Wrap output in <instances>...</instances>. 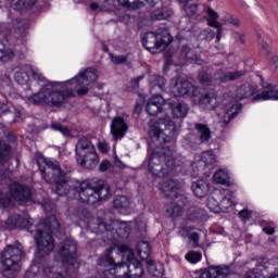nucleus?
I'll list each match as a JSON object with an SVG mask.
<instances>
[{
    "instance_id": "obj_29",
    "label": "nucleus",
    "mask_w": 278,
    "mask_h": 278,
    "mask_svg": "<svg viewBox=\"0 0 278 278\" xmlns=\"http://www.w3.org/2000/svg\"><path fill=\"white\" fill-rule=\"evenodd\" d=\"M13 114L14 121H23L25 118V110L24 109H16L14 106H11L10 103L7 102H0V116H3V114Z\"/></svg>"
},
{
    "instance_id": "obj_9",
    "label": "nucleus",
    "mask_w": 278,
    "mask_h": 278,
    "mask_svg": "<svg viewBox=\"0 0 278 278\" xmlns=\"http://www.w3.org/2000/svg\"><path fill=\"white\" fill-rule=\"evenodd\" d=\"M150 134L153 136V142L164 144L170 142V140L177 136V126H175V122L168 117L160 118L155 123H151Z\"/></svg>"
},
{
    "instance_id": "obj_53",
    "label": "nucleus",
    "mask_w": 278,
    "mask_h": 278,
    "mask_svg": "<svg viewBox=\"0 0 278 278\" xmlns=\"http://www.w3.org/2000/svg\"><path fill=\"white\" fill-rule=\"evenodd\" d=\"M98 149L101 153H108L110 151V144L105 141H99Z\"/></svg>"
},
{
    "instance_id": "obj_36",
    "label": "nucleus",
    "mask_w": 278,
    "mask_h": 278,
    "mask_svg": "<svg viewBox=\"0 0 278 278\" xmlns=\"http://www.w3.org/2000/svg\"><path fill=\"white\" fill-rule=\"evenodd\" d=\"M137 253L141 260H149L151 255V245L147 241H140L137 245Z\"/></svg>"
},
{
    "instance_id": "obj_51",
    "label": "nucleus",
    "mask_w": 278,
    "mask_h": 278,
    "mask_svg": "<svg viewBox=\"0 0 278 278\" xmlns=\"http://www.w3.org/2000/svg\"><path fill=\"white\" fill-rule=\"evenodd\" d=\"M251 211L249 210H242L239 212V217L241 218V220H243V223H247V220H251Z\"/></svg>"
},
{
    "instance_id": "obj_12",
    "label": "nucleus",
    "mask_w": 278,
    "mask_h": 278,
    "mask_svg": "<svg viewBox=\"0 0 278 278\" xmlns=\"http://www.w3.org/2000/svg\"><path fill=\"white\" fill-rule=\"evenodd\" d=\"M161 192L167 199H174L176 203V210H184L188 205V197L184 194L181 184L175 179L164 181L160 186Z\"/></svg>"
},
{
    "instance_id": "obj_10",
    "label": "nucleus",
    "mask_w": 278,
    "mask_h": 278,
    "mask_svg": "<svg viewBox=\"0 0 278 278\" xmlns=\"http://www.w3.org/2000/svg\"><path fill=\"white\" fill-rule=\"evenodd\" d=\"M78 197L81 203H86V205H94V203H99L100 201H103V199L110 197V187L105 184H101L94 188L90 186L88 180H86L79 185Z\"/></svg>"
},
{
    "instance_id": "obj_47",
    "label": "nucleus",
    "mask_w": 278,
    "mask_h": 278,
    "mask_svg": "<svg viewBox=\"0 0 278 278\" xmlns=\"http://www.w3.org/2000/svg\"><path fill=\"white\" fill-rule=\"evenodd\" d=\"M37 0H17L16 4L20 7V10H29L36 5Z\"/></svg>"
},
{
    "instance_id": "obj_60",
    "label": "nucleus",
    "mask_w": 278,
    "mask_h": 278,
    "mask_svg": "<svg viewBox=\"0 0 278 278\" xmlns=\"http://www.w3.org/2000/svg\"><path fill=\"white\" fill-rule=\"evenodd\" d=\"M236 40H239V42H244V35L240 33H235Z\"/></svg>"
},
{
    "instance_id": "obj_19",
    "label": "nucleus",
    "mask_w": 278,
    "mask_h": 278,
    "mask_svg": "<svg viewBox=\"0 0 278 278\" xmlns=\"http://www.w3.org/2000/svg\"><path fill=\"white\" fill-rule=\"evenodd\" d=\"M110 127L114 140H123V138H125V134H127L129 129V125H127L125 118L121 116L114 117Z\"/></svg>"
},
{
    "instance_id": "obj_3",
    "label": "nucleus",
    "mask_w": 278,
    "mask_h": 278,
    "mask_svg": "<svg viewBox=\"0 0 278 278\" xmlns=\"http://www.w3.org/2000/svg\"><path fill=\"white\" fill-rule=\"evenodd\" d=\"M176 166L175 151L162 147L153 148V143H149L148 170L151 175L154 177H166L175 170Z\"/></svg>"
},
{
    "instance_id": "obj_18",
    "label": "nucleus",
    "mask_w": 278,
    "mask_h": 278,
    "mask_svg": "<svg viewBox=\"0 0 278 278\" xmlns=\"http://www.w3.org/2000/svg\"><path fill=\"white\" fill-rule=\"evenodd\" d=\"M88 227L90 231H92V233H105L114 231V227H116V222L112 220L108 223L101 217H92L88 222Z\"/></svg>"
},
{
    "instance_id": "obj_8",
    "label": "nucleus",
    "mask_w": 278,
    "mask_h": 278,
    "mask_svg": "<svg viewBox=\"0 0 278 278\" xmlns=\"http://www.w3.org/2000/svg\"><path fill=\"white\" fill-rule=\"evenodd\" d=\"M23 247L9 244L1 253V262L4 266V277H16L21 271V261L23 260Z\"/></svg>"
},
{
    "instance_id": "obj_64",
    "label": "nucleus",
    "mask_w": 278,
    "mask_h": 278,
    "mask_svg": "<svg viewBox=\"0 0 278 278\" xmlns=\"http://www.w3.org/2000/svg\"><path fill=\"white\" fill-rule=\"evenodd\" d=\"M182 53H186V54L190 53V47L184 46L182 47Z\"/></svg>"
},
{
    "instance_id": "obj_17",
    "label": "nucleus",
    "mask_w": 278,
    "mask_h": 278,
    "mask_svg": "<svg viewBox=\"0 0 278 278\" xmlns=\"http://www.w3.org/2000/svg\"><path fill=\"white\" fill-rule=\"evenodd\" d=\"M218 18V13L210 9V36L211 40H215V42H220V38H223V33L225 31L223 23Z\"/></svg>"
},
{
    "instance_id": "obj_44",
    "label": "nucleus",
    "mask_w": 278,
    "mask_h": 278,
    "mask_svg": "<svg viewBox=\"0 0 278 278\" xmlns=\"http://www.w3.org/2000/svg\"><path fill=\"white\" fill-rule=\"evenodd\" d=\"M51 129H54V131H60V134H62V136H64L65 138H71V129H68V127L60 124V123H53L51 125Z\"/></svg>"
},
{
    "instance_id": "obj_33",
    "label": "nucleus",
    "mask_w": 278,
    "mask_h": 278,
    "mask_svg": "<svg viewBox=\"0 0 278 278\" xmlns=\"http://www.w3.org/2000/svg\"><path fill=\"white\" fill-rule=\"evenodd\" d=\"M151 91L155 90V92H160L164 90V86H166V78L160 75H152L149 78Z\"/></svg>"
},
{
    "instance_id": "obj_63",
    "label": "nucleus",
    "mask_w": 278,
    "mask_h": 278,
    "mask_svg": "<svg viewBox=\"0 0 278 278\" xmlns=\"http://www.w3.org/2000/svg\"><path fill=\"white\" fill-rule=\"evenodd\" d=\"M141 79H144V76H139V77L132 79V84H135V86H138V84L141 81Z\"/></svg>"
},
{
    "instance_id": "obj_25",
    "label": "nucleus",
    "mask_w": 278,
    "mask_h": 278,
    "mask_svg": "<svg viewBox=\"0 0 278 278\" xmlns=\"http://www.w3.org/2000/svg\"><path fill=\"white\" fill-rule=\"evenodd\" d=\"M119 5L127 8V10H140L143 8L144 3L151 5L152 8L160 3L162 0H116ZM180 3H186L187 0H179Z\"/></svg>"
},
{
    "instance_id": "obj_57",
    "label": "nucleus",
    "mask_w": 278,
    "mask_h": 278,
    "mask_svg": "<svg viewBox=\"0 0 278 278\" xmlns=\"http://www.w3.org/2000/svg\"><path fill=\"white\" fill-rule=\"evenodd\" d=\"M189 238H190L191 242H193V244H199V233L198 232H192Z\"/></svg>"
},
{
    "instance_id": "obj_22",
    "label": "nucleus",
    "mask_w": 278,
    "mask_h": 278,
    "mask_svg": "<svg viewBox=\"0 0 278 278\" xmlns=\"http://www.w3.org/2000/svg\"><path fill=\"white\" fill-rule=\"evenodd\" d=\"M114 253V248H109L105 251L104 257L102 258L103 264H108L110 266L109 269H99L100 278H116V269H114V257L112 256Z\"/></svg>"
},
{
    "instance_id": "obj_2",
    "label": "nucleus",
    "mask_w": 278,
    "mask_h": 278,
    "mask_svg": "<svg viewBox=\"0 0 278 278\" xmlns=\"http://www.w3.org/2000/svg\"><path fill=\"white\" fill-rule=\"evenodd\" d=\"M200 84L203 87H194L184 77H177L172 79V93L174 97H192L193 101L197 105H205L210 103V90L207 86H210V74L201 72L199 74Z\"/></svg>"
},
{
    "instance_id": "obj_42",
    "label": "nucleus",
    "mask_w": 278,
    "mask_h": 278,
    "mask_svg": "<svg viewBox=\"0 0 278 278\" xmlns=\"http://www.w3.org/2000/svg\"><path fill=\"white\" fill-rule=\"evenodd\" d=\"M195 129L200 135V142H207L210 140V128L207 125L195 124Z\"/></svg>"
},
{
    "instance_id": "obj_41",
    "label": "nucleus",
    "mask_w": 278,
    "mask_h": 278,
    "mask_svg": "<svg viewBox=\"0 0 278 278\" xmlns=\"http://www.w3.org/2000/svg\"><path fill=\"white\" fill-rule=\"evenodd\" d=\"M14 58V51L0 42V62H10Z\"/></svg>"
},
{
    "instance_id": "obj_59",
    "label": "nucleus",
    "mask_w": 278,
    "mask_h": 278,
    "mask_svg": "<svg viewBox=\"0 0 278 278\" xmlns=\"http://www.w3.org/2000/svg\"><path fill=\"white\" fill-rule=\"evenodd\" d=\"M263 231H265V233H267V236H273V233H275V228H273L270 226H266L263 228Z\"/></svg>"
},
{
    "instance_id": "obj_7",
    "label": "nucleus",
    "mask_w": 278,
    "mask_h": 278,
    "mask_svg": "<svg viewBox=\"0 0 278 278\" xmlns=\"http://www.w3.org/2000/svg\"><path fill=\"white\" fill-rule=\"evenodd\" d=\"M255 94V89L249 84H245L237 89L236 99L227 98L223 101L224 108H217V118L222 128L227 127L231 123V118L238 116V113L242 110V104L238 101L242 99H249Z\"/></svg>"
},
{
    "instance_id": "obj_6",
    "label": "nucleus",
    "mask_w": 278,
    "mask_h": 278,
    "mask_svg": "<svg viewBox=\"0 0 278 278\" xmlns=\"http://www.w3.org/2000/svg\"><path fill=\"white\" fill-rule=\"evenodd\" d=\"M62 261H55L53 266L45 267L43 273L49 278H68L65 264H75L77 261V243L73 239H65L59 249Z\"/></svg>"
},
{
    "instance_id": "obj_50",
    "label": "nucleus",
    "mask_w": 278,
    "mask_h": 278,
    "mask_svg": "<svg viewBox=\"0 0 278 278\" xmlns=\"http://www.w3.org/2000/svg\"><path fill=\"white\" fill-rule=\"evenodd\" d=\"M0 205H2V207H12V200L8 197H3L2 191H0Z\"/></svg>"
},
{
    "instance_id": "obj_52",
    "label": "nucleus",
    "mask_w": 278,
    "mask_h": 278,
    "mask_svg": "<svg viewBox=\"0 0 278 278\" xmlns=\"http://www.w3.org/2000/svg\"><path fill=\"white\" fill-rule=\"evenodd\" d=\"M112 167V164H110V161L103 160L99 165L100 173H105L106 170H110Z\"/></svg>"
},
{
    "instance_id": "obj_20",
    "label": "nucleus",
    "mask_w": 278,
    "mask_h": 278,
    "mask_svg": "<svg viewBox=\"0 0 278 278\" xmlns=\"http://www.w3.org/2000/svg\"><path fill=\"white\" fill-rule=\"evenodd\" d=\"M76 160L81 168L92 170V168H97V164H99V154H97V150H92L91 152L76 156Z\"/></svg>"
},
{
    "instance_id": "obj_31",
    "label": "nucleus",
    "mask_w": 278,
    "mask_h": 278,
    "mask_svg": "<svg viewBox=\"0 0 278 278\" xmlns=\"http://www.w3.org/2000/svg\"><path fill=\"white\" fill-rule=\"evenodd\" d=\"M173 14L174 12L170 7H163L152 11L150 18L152 21H167V18H170Z\"/></svg>"
},
{
    "instance_id": "obj_26",
    "label": "nucleus",
    "mask_w": 278,
    "mask_h": 278,
    "mask_svg": "<svg viewBox=\"0 0 278 278\" xmlns=\"http://www.w3.org/2000/svg\"><path fill=\"white\" fill-rule=\"evenodd\" d=\"M213 181H215V184H219L220 186L228 187L235 186L236 184V179L233 176H231L229 169L225 167H222L214 173Z\"/></svg>"
},
{
    "instance_id": "obj_35",
    "label": "nucleus",
    "mask_w": 278,
    "mask_h": 278,
    "mask_svg": "<svg viewBox=\"0 0 278 278\" xmlns=\"http://www.w3.org/2000/svg\"><path fill=\"white\" fill-rule=\"evenodd\" d=\"M113 268L115 270L116 278H128L126 260H122V262L117 264L113 261Z\"/></svg>"
},
{
    "instance_id": "obj_28",
    "label": "nucleus",
    "mask_w": 278,
    "mask_h": 278,
    "mask_svg": "<svg viewBox=\"0 0 278 278\" xmlns=\"http://www.w3.org/2000/svg\"><path fill=\"white\" fill-rule=\"evenodd\" d=\"M208 160H210V152H203L201 155V159L198 162H194L193 164H191V168L193 170V173L191 174L192 177H199L201 173H204L205 175V169H207L210 166Z\"/></svg>"
},
{
    "instance_id": "obj_48",
    "label": "nucleus",
    "mask_w": 278,
    "mask_h": 278,
    "mask_svg": "<svg viewBox=\"0 0 278 278\" xmlns=\"http://www.w3.org/2000/svg\"><path fill=\"white\" fill-rule=\"evenodd\" d=\"M224 23H228L229 25H233L235 27H238L240 25V20L233 17L231 14H226L224 16Z\"/></svg>"
},
{
    "instance_id": "obj_45",
    "label": "nucleus",
    "mask_w": 278,
    "mask_h": 278,
    "mask_svg": "<svg viewBox=\"0 0 278 278\" xmlns=\"http://www.w3.org/2000/svg\"><path fill=\"white\" fill-rule=\"evenodd\" d=\"M242 73L240 72H226L224 76H220V81H233V79H238L241 77Z\"/></svg>"
},
{
    "instance_id": "obj_58",
    "label": "nucleus",
    "mask_w": 278,
    "mask_h": 278,
    "mask_svg": "<svg viewBox=\"0 0 278 278\" xmlns=\"http://www.w3.org/2000/svg\"><path fill=\"white\" fill-rule=\"evenodd\" d=\"M218 100H219L218 97H212V98H211L210 103H211L213 110H216V108H217V105H218Z\"/></svg>"
},
{
    "instance_id": "obj_43",
    "label": "nucleus",
    "mask_w": 278,
    "mask_h": 278,
    "mask_svg": "<svg viewBox=\"0 0 278 278\" xmlns=\"http://www.w3.org/2000/svg\"><path fill=\"white\" fill-rule=\"evenodd\" d=\"M197 10H199V5L192 0L187 1L184 5V12L188 16H194L197 14Z\"/></svg>"
},
{
    "instance_id": "obj_62",
    "label": "nucleus",
    "mask_w": 278,
    "mask_h": 278,
    "mask_svg": "<svg viewBox=\"0 0 278 278\" xmlns=\"http://www.w3.org/2000/svg\"><path fill=\"white\" fill-rule=\"evenodd\" d=\"M90 10H92L93 12H97V10H99V3L92 2L90 4Z\"/></svg>"
},
{
    "instance_id": "obj_4",
    "label": "nucleus",
    "mask_w": 278,
    "mask_h": 278,
    "mask_svg": "<svg viewBox=\"0 0 278 278\" xmlns=\"http://www.w3.org/2000/svg\"><path fill=\"white\" fill-rule=\"evenodd\" d=\"M37 164L42 179H45L46 184L55 186V192L59 197H66L71 192L66 173L62 170L58 161L40 156L37 159Z\"/></svg>"
},
{
    "instance_id": "obj_16",
    "label": "nucleus",
    "mask_w": 278,
    "mask_h": 278,
    "mask_svg": "<svg viewBox=\"0 0 278 278\" xmlns=\"http://www.w3.org/2000/svg\"><path fill=\"white\" fill-rule=\"evenodd\" d=\"M9 192L20 203H29L31 201V189L25 185L14 182L10 185Z\"/></svg>"
},
{
    "instance_id": "obj_34",
    "label": "nucleus",
    "mask_w": 278,
    "mask_h": 278,
    "mask_svg": "<svg viewBox=\"0 0 278 278\" xmlns=\"http://www.w3.org/2000/svg\"><path fill=\"white\" fill-rule=\"evenodd\" d=\"M29 27V24L26 20H15L12 25L9 26L10 33H12V29H14V33L17 34V36H25V29Z\"/></svg>"
},
{
    "instance_id": "obj_21",
    "label": "nucleus",
    "mask_w": 278,
    "mask_h": 278,
    "mask_svg": "<svg viewBox=\"0 0 278 278\" xmlns=\"http://www.w3.org/2000/svg\"><path fill=\"white\" fill-rule=\"evenodd\" d=\"M262 86L265 88L261 93H257L254 98L253 101L254 103H257L260 101H278V88L277 87H271L270 84L264 83L262 79Z\"/></svg>"
},
{
    "instance_id": "obj_49",
    "label": "nucleus",
    "mask_w": 278,
    "mask_h": 278,
    "mask_svg": "<svg viewBox=\"0 0 278 278\" xmlns=\"http://www.w3.org/2000/svg\"><path fill=\"white\" fill-rule=\"evenodd\" d=\"M111 62H113V64H125V62H127V56L111 54Z\"/></svg>"
},
{
    "instance_id": "obj_15",
    "label": "nucleus",
    "mask_w": 278,
    "mask_h": 278,
    "mask_svg": "<svg viewBox=\"0 0 278 278\" xmlns=\"http://www.w3.org/2000/svg\"><path fill=\"white\" fill-rule=\"evenodd\" d=\"M8 225H11L10 229H27L30 233H34L36 227L34 226V219L29 217L27 213H23V215H12L8 219Z\"/></svg>"
},
{
    "instance_id": "obj_54",
    "label": "nucleus",
    "mask_w": 278,
    "mask_h": 278,
    "mask_svg": "<svg viewBox=\"0 0 278 278\" xmlns=\"http://www.w3.org/2000/svg\"><path fill=\"white\" fill-rule=\"evenodd\" d=\"M258 45L261 49H263V51H266V53H270V46H268V43L264 41V39H260Z\"/></svg>"
},
{
    "instance_id": "obj_56",
    "label": "nucleus",
    "mask_w": 278,
    "mask_h": 278,
    "mask_svg": "<svg viewBox=\"0 0 278 278\" xmlns=\"http://www.w3.org/2000/svg\"><path fill=\"white\" fill-rule=\"evenodd\" d=\"M114 165L116 166V168H125V163H123V161H121L118 156L114 157Z\"/></svg>"
},
{
    "instance_id": "obj_30",
    "label": "nucleus",
    "mask_w": 278,
    "mask_h": 278,
    "mask_svg": "<svg viewBox=\"0 0 278 278\" xmlns=\"http://www.w3.org/2000/svg\"><path fill=\"white\" fill-rule=\"evenodd\" d=\"M76 157L79 155H84L86 153H90L91 151H97L94 149V144L87 137H80L75 146Z\"/></svg>"
},
{
    "instance_id": "obj_61",
    "label": "nucleus",
    "mask_w": 278,
    "mask_h": 278,
    "mask_svg": "<svg viewBox=\"0 0 278 278\" xmlns=\"http://www.w3.org/2000/svg\"><path fill=\"white\" fill-rule=\"evenodd\" d=\"M200 278H210V268H206L201 275Z\"/></svg>"
},
{
    "instance_id": "obj_5",
    "label": "nucleus",
    "mask_w": 278,
    "mask_h": 278,
    "mask_svg": "<svg viewBox=\"0 0 278 278\" xmlns=\"http://www.w3.org/2000/svg\"><path fill=\"white\" fill-rule=\"evenodd\" d=\"M60 230V222L53 214H49L47 218L40 219L36 226V233L34 236L37 251L45 257L55 249V241L53 240L54 231Z\"/></svg>"
},
{
    "instance_id": "obj_11",
    "label": "nucleus",
    "mask_w": 278,
    "mask_h": 278,
    "mask_svg": "<svg viewBox=\"0 0 278 278\" xmlns=\"http://www.w3.org/2000/svg\"><path fill=\"white\" fill-rule=\"evenodd\" d=\"M141 42L147 51L155 54L162 53L173 42V38L168 33L162 35V33L149 31L143 35Z\"/></svg>"
},
{
    "instance_id": "obj_38",
    "label": "nucleus",
    "mask_w": 278,
    "mask_h": 278,
    "mask_svg": "<svg viewBox=\"0 0 278 278\" xmlns=\"http://www.w3.org/2000/svg\"><path fill=\"white\" fill-rule=\"evenodd\" d=\"M131 201L126 195H117L113 200L114 210H127L129 207Z\"/></svg>"
},
{
    "instance_id": "obj_24",
    "label": "nucleus",
    "mask_w": 278,
    "mask_h": 278,
    "mask_svg": "<svg viewBox=\"0 0 278 278\" xmlns=\"http://www.w3.org/2000/svg\"><path fill=\"white\" fill-rule=\"evenodd\" d=\"M166 100L161 94H154L147 104V112L150 116H157L160 112H164Z\"/></svg>"
},
{
    "instance_id": "obj_23",
    "label": "nucleus",
    "mask_w": 278,
    "mask_h": 278,
    "mask_svg": "<svg viewBox=\"0 0 278 278\" xmlns=\"http://www.w3.org/2000/svg\"><path fill=\"white\" fill-rule=\"evenodd\" d=\"M11 148L4 141H0V179L10 177V170L5 169V163L10 160Z\"/></svg>"
},
{
    "instance_id": "obj_37",
    "label": "nucleus",
    "mask_w": 278,
    "mask_h": 278,
    "mask_svg": "<svg viewBox=\"0 0 278 278\" xmlns=\"http://www.w3.org/2000/svg\"><path fill=\"white\" fill-rule=\"evenodd\" d=\"M148 265V271L150 275H153V277H160L162 275V270H164V266H162V263H155V261L149 258L147 261Z\"/></svg>"
},
{
    "instance_id": "obj_46",
    "label": "nucleus",
    "mask_w": 278,
    "mask_h": 278,
    "mask_svg": "<svg viewBox=\"0 0 278 278\" xmlns=\"http://www.w3.org/2000/svg\"><path fill=\"white\" fill-rule=\"evenodd\" d=\"M187 262H190V264H197V262H201V254L199 252H188L186 254Z\"/></svg>"
},
{
    "instance_id": "obj_40",
    "label": "nucleus",
    "mask_w": 278,
    "mask_h": 278,
    "mask_svg": "<svg viewBox=\"0 0 278 278\" xmlns=\"http://www.w3.org/2000/svg\"><path fill=\"white\" fill-rule=\"evenodd\" d=\"M228 275H229V268L227 266H224V267L211 266L210 278H227Z\"/></svg>"
},
{
    "instance_id": "obj_13",
    "label": "nucleus",
    "mask_w": 278,
    "mask_h": 278,
    "mask_svg": "<svg viewBox=\"0 0 278 278\" xmlns=\"http://www.w3.org/2000/svg\"><path fill=\"white\" fill-rule=\"evenodd\" d=\"M118 253L122 260H126L128 278H140L142 277V275H144V268H142V263L134 257V250H131L126 244H122L118 248Z\"/></svg>"
},
{
    "instance_id": "obj_27",
    "label": "nucleus",
    "mask_w": 278,
    "mask_h": 278,
    "mask_svg": "<svg viewBox=\"0 0 278 278\" xmlns=\"http://www.w3.org/2000/svg\"><path fill=\"white\" fill-rule=\"evenodd\" d=\"M164 108L170 110L173 118H186V115L188 114V105L184 102L166 100Z\"/></svg>"
},
{
    "instance_id": "obj_14",
    "label": "nucleus",
    "mask_w": 278,
    "mask_h": 278,
    "mask_svg": "<svg viewBox=\"0 0 278 278\" xmlns=\"http://www.w3.org/2000/svg\"><path fill=\"white\" fill-rule=\"evenodd\" d=\"M29 73L36 81H45V76L38 68H34L31 65H24L15 71L14 79L20 86H25L29 81Z\"/></svg>"
},
{
    "instance_id": "obj_55",
    "label": "nucleus",
    "mask_w": 278,
    "mask_h": 278,
    "mask_svg": "<svg viewBox=\"0 0 278 278\" xmlns=\"http://www.w3.org/2000/svg\"><path fill=\"white\" fill-rule=\"evenodd\" d=\"M5 139L9 142V144H12V143L16 142V135L9 132V134H7Z\"/></svg>"
},
{
    "instance_id": "obj_39",
    "label": "nucleus",
    "mask_w": 278,
    "mask_h": 278,
    "mask_svg": "<svg viewBox=\"0 0 278 278\" xmlns=\"http://www.w3.org/2000/svg\"><path fill=\"white\" fill-rule=\"evenodd\" d=\"M225 192H227V190L215 189L212 192V200L216 201V203L220 201L222 205H227L228 203H230L231 199L225 197Z\"/></svg>"
},
{
    "instance_id": "obj_32",
    "label": "nucleus",
    "mask_w": 278,
    "mask_h": 278,
    "mask_svg": "<svg viewBox=\"0 0 278 278\" xmlns=\"http://www.w3.org/2000/svg\"><path fill=\"white\" fill-rule=\"evenodd\" d=\"M192 190L195 197L203 199L204 197H207V192H210V184L203 179L198 180L192 184Z\"/></svg>"
},
{
    "instance_id": "obj_1",
    "label": "nucleus",
    "mask_w": 278,
    "mask_h": 278,
    "mask_svg": "<svg viewBox=\"0 0 278 278\" xmlns=\"http://www.w3.org/2000/svg\"><path fill=\"white\" fill-rule=\"evenodd\" d=\"M97 70L85 68L70 80L63 83L49 81L40 91L27 98L28 103L33 105H50V108H60L66 99L71 97H84L90 91V87L98 79Z\"/></svg>"
}]
</instances>
